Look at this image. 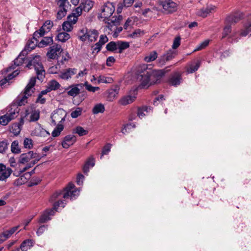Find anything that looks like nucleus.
Returning a JSON list of instances; mask_svg holds the SVG:
<instances>
[{
    "label": "nucleus",
    "instance_id": "nucleus-9",
    "mask_svg": "<svg viewBox=\"0 0 251 251\" xmlns=\"http://www.w3.org/2000/svg\"><path fill=\"white\" fill-rule=\"evenodd\" d=\"M176 55L177 51L171 49L158 58L157 63L159 66H163L166 62L171 60Z\"/></svg>",
    "mask_w": 251,
    "mask_h": 251
},
{
    "label": "nucleus",
    "instance_id": "nucleus-12",
    "mask_svg": "<svg viewBox=\"0 0 251 251\" xmlns=\"http://www.w3.org/2000/svg\"><path fill=\"white\" fill-rule=\"evenodd\" d=\"M53 25V22L50 20L46 21L39 30L34 32V37H43L46 33L50 31Z\"/></svg>",
    "mask_w": 251,
    "mask_h": 251
},
{
    "label": "nucleus",
    "instance_id": "nucleus-15",
    "mask_svg": "<svg viewBox=\"0 0 251 251\" xmlns=\"http://www.w3.org/2000/svg\"><path fill=\"white\" fill-rule=\"evenodd\" d=\"M108 41L107 37L105 35H101L98 42L92 46L93 54H96L101 49L102 46Z\"/></svg>",
    "mask_w": 251,
    "mask_h": 251
},
{
    "label": "nucleus",
    "instance_id": "nucleus-63",
    "mask_svg": "<svg viewBox=\"0 0 251 251\" xmlns=\"http://www.w3.org/2000/svg\"><path fill=\"white\" fill-rule=\"evenodd\" d=\"M84 176L82 174H78L76 177V183L77 185H81L83 183Z\"/></svg>",
    "mask_w": 251,
    "mask_h": 251
},
{
    "label": "nucleus",
    "instance_id": "nucleus-13",
    "mask_svg": "<svg viewBox=\"0 0 251 251\" xmlns=\"http://www.w3.org/2000/svg\"><path fill=\"white\" fill-rule=\"evenodd\" d=\"M63 51L61 46L55 44L50 47L47 53V56L50 59H55L58 57V55Z\"/></svg>",
    "mask_w": 251,
    "mask_h": 251
},
{
    "label": "nucleus",
    "instance_id": "nucleus-2",
    "mask_svg": "<svg viewBox=\"0 0 251 251\" xmlns=\"http://www.w3.org/2000/svg\"><path fill=\"white\" fill-rule=\"evenodd\" d=\"M115 11V7L112 3L107 2L103 5L101 12L99 15L100 20L107 24L106 27L111 30L113 26L118 25L122 19V16L119 15L112 16Z\"/></svg>",
    "mask_w": 251,
    "mask_h": 251
},
{
    "label": "nucleus",
    "instance_id": "nucleus-50",
    "mask_svg": "<svg viewBox=\"0 0 251 251\" xmlns=\"http://www.w3.org/2000/svg\"><path fill=\"white\" fill-rule=\"evenodd\" d=\"M209 40H205L198 45L194 50V51H198L204 49L209 43Z\"/></svg>",
    "mask_w": 251,
    "mask_h": 251
},
{
    "label": "nucleus",
    "instance_id": "nucleus-27",
    "mask_svg": "<svg viewBox=\"0 0 251 251\" xmlns=\"http://www.w3.org/2000/svg\"><path fill=\"white\" fill-rule=\"evenodd\" d=\"M52 36L44 37L42 39L38 42V46L40 48H43L53 44Z\"/></svg>",
    "mask_w": 251,
    "mask_h": 251
},
{
    "label": "nucleus",
    "instance_id": "nucleus-4",
    "mask_svg": "<svg viewBox=\"0 0 251 251\" xmlns=\"http://www.w3.org/2000/svg\"><path fill=\"white\" fill-rule=\"evenodd\" d=\"M65 201H59L55 202L53 204V207L51 209H47L43 212L40 216L39 222L40 223H45L51 219L50 216L54 215L55 210L57 211L59 207L63 208L66 204Z\"/></svg>",
    "mask_w": 251,
    "mask_h": 251
},
{
    "label": "nucleus",
    "instance_id": "nucleus-62",
    "mask_svg": "<svg viewBox=\"0 0 251 251\" xmlns=\"http://www.w3.org/2000/svg\"><path fill=\"white\" fill-rule=\"evenodd\" d=\"M111 145L108 144L106 145L103 148L102 151V155L103 156L104 154H107L110 151ZM102 156H101V157Z\"/></svg>",
    "mask_w": 251,
    "mask_h": 251
},
{
    "label": "nucleus",
    "instance_id": "nucleus-48",
    "mask_svg": "<svg viewBox=\"0 0 251 251\" xmlns=\"http://www.w3.org/2000/svg\"><path fill=\"white\" fill-rule=\"evenodd\" d=\"M60 87V84L56 80H52L49 83V89L50 90H55Z\"/></svg>",
    "mask_w": 251,
    "mask_h": 251
},
{
    "label": "nucleus",
    "instance_id": "nucleus-20",
    "mask_svg": "<svg viewBox=\"0 0 251 251\" xmlns=\"http://www.w3.org/2000/svg\"><path fill=\"white\" fill-rule=\"evenodd\" d=\"M31 135L39 137H47L50 135L48 131L41 127L40 124H38L35 128L32 131Z\"/></svg>",
    "mask_w": 251,
    "mask_h": 251
},
{
    "label": "nucleus",
    "instance_id": "nucleus-43",
    "mask_svg": "<svg viewBox=\"0 0 251 251\" xmlns=\"http://www.w3.org/2000/svg\"><path fill=\"white\" fill-rule=\"evenodd\" d=\"M83 85L85 86L86 89L87 91L93 93H95V92L100 89V88L99 87L93 86L92 85L90 84L88 81L85 82Z\"/></svg>",
    "mask_w": 251,
    "mask_h": 251
},
{
    "label": "nucleus",
    "instance_id": "nucleus-39",
    "mask_svg": "<svg viewBox=\"0 0 251 251\" xmlns=\"http://www.w3.org/2000/svg\"><path fill=\"white\" fill-rule=\"evenodd\" d=\"M151 110V109L150 107H148L147 106H143L141 108H139L138 110V116L140 118H142L146 115V113H147Z\"/></svg>",
    "mask_w": 251,
    "mask_h": 251
},
{
    "label": "nucleus",
    "instance_id": "nucleus-53",
    "mask_svg": "<svg viewBox=\"0 0 251 251\" xmlns=\"http://www.w3.org/2000/svg\"><path fill=\"white\" fill-rule=\"evenodd\" d=\"M8 143L7 141H3L0 142V153H5L8 149Z\"/></svg>",
    "mask_w": 251,
    "mask_h": 251
},
{
    "label": "nucleus",
    "instance_id": "nucleus-21",
    "mask_svg": "<svg viewBox=\"0 0 251 251\" xmlns=\"http://www.w3.org/2000/svg\"><path fill=\"white\" fill-rule=\"evenodd\" d=\"M76 140V137L74 135H68L64 138L61 144L63 148L67 149L73 145Z\"/></svg>",
    "mask_w": 251,
    "mask_h": 251
},
{
    "label": "nucleus",
    "instance_id": "nucleus-3",
    "mask_svg": "<svg viewBox=\"0 0 251 251\" xmlns=\"http://www.w3.org/2000/svg\"><path fill=\"white\" fill-rule=\"evenodd\" d=\"M26 66L29 69L33 68L36 72L37 78L40 80H43L45 77V71L41 62L40 56L35 55L31 59H28L27 64Z\"/></svg>",
    "mask_w": 251,
    "mask_h": 251
},
{
    "label": "nucleus",
    "instance_id": "nucleus-40",
    "mask_svg": "<svg viewBox=\"0 0 251 251\" xmlns=\"http://www.w3.org/2000/svg\"><path fill=\"white\" fill-rule=\"evenodd\" d=\"M20 227V226H14L9 230H6L2 233V235H12V234L15 233L17 234L20 230H19Z\"/></svg>",
    "mask_w": 251,
    "mask_h": 251
},
{
    "label": "nucleus",
    "instance_id": "nucleus-7",
    "mask_svg": "<svg viewBox=\"0 0 251 251\" xmlns=\"http://www.w3.org/2000/svg\"><path fill=\"white\" fill-rule=\"evenodd\" d=\"M79 188H75V185L70 182L64 190L63 197L64 199L70 198L71 200L75 199L79 195Z\"/></svg>",
    "mask_w": 251,
    "mask_h": 251
},
{
    "label": "nucleus",
    "instance_id": "nucleus-19",
    "mask_svg": "<svg viewBox=\"0 0 251 251\" xmlns=\"http://www.w3.org/2000/svg\"><path fill=\"white\" fill-rule=\"evenodd\" d=\"M242 17V13L240 12L231 14L226 18V23L230 24L231 25L234 24L241 20Z\"/></svg>",
    "mask_w": 251,
    "mask_h": 251
},
{
    "label": "nucleus",
    "instance_id": "nucleus-37",
    "mask_svg": "<svg viewBox=\"0 0 251 251\" xmlns=\"http://www.w3.org/2000/svg\"><path fill=\"white\" fill-rule=\"evenodd\" d=\"M11 151L12 153L18 154L21 152V149L19 146V142L17 140L12 142L11 145Z\"/></svg>",
    "mask_w": 251,
    "mask_h": 251
},
{
    "label": "nucleus",
    "instance_id": "nucleus-32",
    "mask_svg": "<svg viewBox=\"0 0 251 251\" xmlns=\"http://www.w3.org/2000/svg\"><path fill=\"white\" fill-rule=\"evenodd\" d=\"M105 111V107L104 104L101 103L95 104L92 109V113L94 114H98L99 113H102Z\"/></svg>",
    "mask_w": 251,
    "mask_h": 251
},
{
    "label": "nucleus",
    "instance_id": "nucleus-22",
    "mask_svg": "<svg viewBox=\"0 0 251 251\" xmlns=\"http://www.w3.org/2000/svg\"><path fill=\"white\" fill-rule=\"evenodd\" d=\"M164 74L165 72L162 70L151 71V77H152L151 83L152 84L159 83Z\"/></svg>",
    "mask_w": 251,
    "mask_h": 251
},
{
    "label": "nucleus",
    "instance_id": "nucleus-10",
    "mask_svg": "<svg viewBox=\"0 0 251 251\" xmlns=\"http://www.w3.org/2000/svg\"><path fill=\"white\" fill-rule=\"evenodd\" d=\"M160 2L166 13H171L177 10V5L172 0H160Z\"/></svg>",
    "mask_w": 251,
    "mask_h": 251
},
{
    "label": "nucleus",
    "instance_id": "nucleus-42",
    "mask_svg": "<svg viewBox=\"0 0 251 251\" xmlns=\"http://www.w3.org/2000/svg\"><path fill=\"white\" fill-rule=\"evenodd\" d=\"M225 26L223 29V32L222 33V38H224L229 35L231 31V24L226 23V21L225 22Z\"/></svg>",
    "mask_w": 251,
    "mask_h": 251
},
{
    "label": "nucleus",
    "instance_id": "nucleus-47",
    "mask_svg": "<svg viewBox=\"0 0 251 251\" xmlns=\"http://www.w3.org/2000/svg\"><path fill=\"white\" fill-rule=\"evenodd\" d=\"M40 118V112L39 110L32 111L30 116V122H35Z\"/></svg>",
    "mask_w": 251,
    "mask_h": 251
},
{
    "label": "nucleus",
    "instance_id": "nucleus-23",
    "mask_svg": "<svg viewBox=\"0 0 251 251\" xmlns=\"http://www.w3.org/2000/svg\"><path fill=\"white\" fill-rule=\"evenodd\" d=\"M201 64V60H197L196 61H193L188 64L186 71L188 73L192 74L197 71Z\"/></svg>",
    "mask_w": 251,
    "mask_h": 251
},
{
    "label": "nucleus",
    "instance_id": "nucleus-46",
    "mask_svg": "<svg viewBox=\"0 0 251 251\" xmlns=\"http://www.w3.org/2000/svg\"><path fill=\"white\" fill-rule=\"evenodd\" d=\"M106 48L107 50L114 51L118 50L117 42H110L106 45Z\"/></svg>",
    "mask_w": 251,
    "mask_h": 251
},
{
    "label": "nucleus",
    "instance_id": "nucleus-14",
    "mask_svg": "<svg viewBox=\"0 0 251 251\" xmlns=\"http://www.w3.org/2000/svg\"><path fill=\"white\" fill-rule=\"evenodd\" d=\"M26 55L25 53H22V51L19 55L14 60V64L8 68L7 71L13 70L15 69L16 67L21 66L25 62H27L28 59L26 58Z\"/></svg>",
    "mask_w": 251,
    "mask_h": 251
},
{
    "label": "nucleus",
    "instance_id": "nucleus-24",
    "mask_svg": "<svg viewBox=\"0 0 251 251\" xmlns=\"http://www.w3.org/2000/svg\"><path fill=\"white\" fill-rule=\"evenodd\" d=\"M119 91V88L117 86L109 89L107 91V99L108 101H113L117 97Z\"/></svg>",
    "mask_w": 251,
    "mask_h": 251
},
{
    "label": "nucleus",
    "instance_id": "nucleus-25",
    "mask_svg": "<svg viewBox=\"0 0 251 251\" xmlns=\"http://www.w3.org/2000/svg\"><path fill=\"white\" fill-rule=\"evenodd\" d=\"M181 80V75L179 73H175L170 77L169 83L173 86H177L180 84Z\"/></svg>",
    "mask_w": 251,
    "mask_h": 251
},
{
    "label": "nucleus",
    "instance_id": "nucleus-57",
    "mask_svg": "<svg viewBox=\"0 0 251 251\" xmlns=\"http://www.w3.org/2000/svg\"><path fill=\"white\" fill-rule=\"evenodd\" d=\"M24 146L25 148L31 149L33 147L32 141L29 138H25L24 141Z\"/></svg>",
    "mask_w": 251,
    "mask_h": 251
},
{
    "label": "nucleus",
    "instance_id": "nucleus-35",
    "mask_svg": "<svg viewBox=\"0 0 251 251\" xmlns=\"http://www.w3.org/2000/svg\"><path fill=\"white\" fill-rule=\"evenodd\" d=\"M129 47L128 42L119 41H117L118 52L121 53L123 51Z\"/></svg>",
    "mask_w": 251,
    "mask_h": 251
},
{
    "label": "nucleus",
    "instance_id": "nucleus-11",
    "mask_svg": "<svg viewBox=\"0 0 251 251\" xmlns=\"http://www.w3.org/2000/svg\"><path fill=\"white\" fill-rule=\"evenodd\" d=\"M77 69L75 68H68L60 72L58 74V78L64 80H68L72 76L76 74Z\"/></svg>",
    "mask_w": 251,
    "mask_h": 251
},
{
    "label": "nucleus",
    "instance_id": "nucleus-58",
    "mask_svg": "<svg viewBox=\"0 0 251 251\" xmlns=\"http://www.w3.org/2000/svg\"><path fill=\"white\" fill-rule=\"evenodd\" d=\"M83 9L80 7V5H79V6L76 7L75 10L73 11V12L72 14H73L74 16H76L77 18L80 16L82 13Z\"/></svg>",
    "mask_w": 251,
    "mask_h": 251
},
{
    "label": "nucleus",
    "instance_id": "nucleus-60",
    "mask_svg": "<svg viewBox=\"0 0 251 251\" xmlns=\"http://www.w3.org/2000/svg\"><path fill=\"white\" fill-rule=\"evenodd\" d=\"M144 34V31L140 29L135 30L131 35L132 38H137Z\"/></svg>",
    "mask_w": 251,
    "mask_h": 251
},
{
    "label": "nucleus",
    "instance_id": "nucleus-51",
    "mask_svg": "<svg viewBox=\"0 0 251 251\" xmlns=\"http://www.w3.org/2000/svg\"><path fill=\"white\" fill-rule=\"evenodd\" d=\"M73 28V25L67 21L64 22L62 24V29L66 32L71 31Z\"/></svg>",
    "mask_w": 251,
    "mask_h": 251
},
{
    "label": "nucleus",
    "instance_id": "nucleus-64",
    "mask_svg": "<svg viewBox=\"0 0 251 251\" xmlns=\"http://www.w3.org/2000/svg\"><path fill=\"white\" fill-rule=\"evenodd\" d=\"M28 177L27 176H25V174L22 176L20 178L18 179V182L20 183L21 184L22 183H24L27 181L28 179L29 178H27Z\"/></svg>",
    "mask_w": 251,
    "mask_h": 251
},
{
    "label": "nucleus",
    "instance_id": "nucleus-16",
    "mask_svg": "<svg viewBox=\"0 0 251 251\" xmlns=\"http://www.w3.org/2000/svg\"><path fill=\"white\" fill-rule=\"evenodd\" d=\"M216 7L214 5H207L206 7H203L199 9L196 12V15L202 18L206 17L210 13L215 12Z\"/></svg>",
    "mask_w": 251,
    "mask_h": 251
},
{
    "label": "nucleus",
    "instance_id": "nucleus-59",
    "mask_svg": "<svg viewBox=\"0 0 251 251\" xmlns=\"http://www.w3.org/2000/svg\"><path fill=\"white\" fill-rule=\"evenodd\" d=\"M180 40L181 38L179 36L176 37L175 38L172 45L173 49H176L180 46Z\"/></svg>",
    "mask_w": 251,
    "mask_h": 251
},
{
    "label": "nucleus",
    "instance_id": "nucleus-18",
    "mask_svg": "<svg viewBox=\"0 0 251 251\" xmlns=\"http://www.w3.org/2000/svg\"><path fill=\"white\" fill-rule=\"evenodd\" d=\"M39 37H34V33L33 38L27 42L24 50H22V53H25V54H27L28 52L34 49L37 44H38V41L37 40V38Z\"/></svg>",
    "mask_w": 251,
    "mask_h": 251
},
{
    "label": "nucleus",
    "instance_id": "nucleus-34",
    "mask_svg": "<svg viewBox=\"0 0 251 251\" xmlns=\"http://www.w3.org/2000/svg\"><path fill=\"white\" fill-rule=\"evenodd\" d=\"M157 58V53L156 51H152L148 53L144 57V60L147 62H151Z\"/></svg>",
    "mask_w": 251,
    "mask_h": 251
},
{
    "label": "nucleus",
    "instance_id": "nucleus-1",
    "mask_svg": "<svg viewBox=\"0 0 251 251\" xmlns=\"http://www.w3.org/2000/svg\"><path fill=\"white\" fill-rule=\"evenodd\" d=\"M35 83L36 77H31L24 91L17 97L15 103L8 107L6 114L0 117V124L6 125L11 120L18 116L19 110L18 106L25 105L27 102V98L35 91Z\"/></svg>",
    "mask_w": 251,
    "mask_h": 251
},
{
    "label": "nucleus",
    "instance_id": "nucleus-61",
    "mask_svg": "<svg viewBox=\"0 0 251 251\" xmlns=\"http://www.w3.org/2000/svg\"><path fill=\"white\" fill-rule=\"evenodd\" d=\"M135 127V125L133 123H130L126 125L122 129L121 132L125 134L126 132L127 129H130L131 128H134Z\"/></svg>",
    "mask_w": 251,
    "mask_h": 251
},
{
    "label": "nucleus",
    "instance_id": "nucleus-29",
    "mask_svg": "<svg viewBox=\"0 0 251 251\" xmlns=\"http://www.w3.org/2000/svg\"><path fill=\"white\" fill-rule=\"evenodd\" d=\"M136 99L135 96L127 95L122 97L119 101V103L122 105H126L133 102Z\"/></svg>",
    "mask_w": 251,
    "mask_h": 251
},
{
    "label": "nucleus",
    "instance_id": "nucleus-45",
    "mask_svg": "<svg viewBox=\"0 0 251 251\" xmlns=\"http://www.w3.org/2000/svg\"><path fill=\"white\" fill-rule=\"evenodd\" d=\"M63 128L64 126L62 124H58L52 132V136L54 137L58 136Z\"/></svg>",
    "mask_w": 251,
    "mask_h": 251
},
{
    "label": "nucleus",
    "instance_id": "nucleus-52",
    "mask_svg": "<svg viewBox=\"0 0 251 251\" xmlns=\"http://www.w3.org/2000/svg\"><path fill=\"white\" fill-rule=\"evenodd\" d=\"M57 4L59 8H64L67 9L69 6V2L68 0H57Z\"/></svg>",
    "mask_w": 251,
    "mask_h": 251
},
{
    "label": "nucleus",
    "instance_id": "nucleus-55",
    "mask_svg": "<svg viewBox=\"0 0 251 251\" xmlns=\"http://www.w3.org/2000/svg\"><path fill=\"white\" fill-rule=\"evenodd\" d=\"M82 109L80 107H77L76 109L72 112L71 115L73 118H76L82 113Z\"/></svg>",
    "mask_w": 251,
    "mask_h": 251
},
{
    "label": "nucleus",
    "instance_id": "nucleus-28",
    "mask_svg": "<svg viewBox=\"0 0 251 251\" xmlns=\"http://www.w3.org/2000/svg\"><path fill=\"white\" fill-rule=\"evenodd\" d=\"M82 84H77L75 85H72L69 86L71 89L67 92V94L73 97H76L80 93V89L78 88L79 86H81Z\"/></svg>",
    "mask_w": 251,
    "mask_h": 251
},
{
    "label": "nucleus",
    "instance_id": "nucleus-8",
    "mask_svg": "<svg viewBox=\"0 0 251 251\" xmlns=\"http://www.w3.org/2000/svg\"><path fill=\"white\" fill-rule=\"evenodd\" d=\"M82 35H79V39L82 41H85L88 39L90 42H95L99 36V32L95 29H82L81 30Z\"/></svg>",
    "mask_w": 251,
    "mask_h": 251
},
{
    "label": "nucleus",
    "instance_id": "nucleus-54",
    "mask_svg": "<svg viewBox=\"0 0 251 251\" xmlns=\"http://www.w3.org/2000/svg\"><path fill=\"white\" fill-rule=\"evenodd\" d=\"M67 14V9L64 8H60L59 10L57 12L56 18L58 20H61Z\"/></svg>",
    "mask_w": 251,
    "mask_h": 251
},
{
    "label": "nucleus",
    "instance_id": "nucleus-56",
    "mask_svg": "<svg viewBox=\"0 0 251 251\" xmlns=\"http://www.w3.org/2000/svg\"><path fill=\"white\" fill-rule=\"evenodd\" d=\"M77 20L78 18L76 16H74L71 14V15L68 16L67 20L66 21H67L73 25L76 23Z\"/></svg>",
    "mask_w": 251,
    "mask_h": 251
},
{
    "label": "nucleus",
    "instance_id": "nucleus-31",
    "mask_svg": "<svg viewBox=\"0 0 251 251\" xmlns=\"http://www.w3.org/2000/svg\"><path fill=\"white\" fill-rule=\"evenodd\" d=\"M34 242L31 239H27L24 241L20 246V249L22 251H27L33 246Z\"/></svg>",
    "mask_w": 251,
    "mask_h": 251
},
{
    "label": "nucleus",
    "instance_id": "nucleus-17",
    "mask_svg": "<svg viewBox=\"0 0 251 251\" xmlns=\"http://www.w3.org/2000/svg\"><path fill=\"white\" fill-rule=\"evenodd\" d=\"M12 173V170L9 167H6L2 163H0V180L5 181Z\"/></svg>",
    "mask_w": 251,
    "mask_h": 251
},
{
    "label": "nucleus",
    "instance_id": "nucleus-30",
    "mask_svg": "<svg viewBox=\"0 0 251 251\" xmlns=\"http://www.w3.org/2000/svg\"><path fill=\"white\" fill-rule=\"evenodd\" d=\"M251 31V14L248 17V23L244 26V29L241 32V35L246 36Z\"/></svg>",
    "mask_w": 251,
    "mask_h": 251
},
{
    "label": "nucleus",
    "instance_id": "nucleus-49",
    "mask_svg": "<svg viewBox=\"0 0 251 251\" xmlns=\"http://www.w3.org/2000/svg\"><path fill=\"white\" fill-rule=\"evenodd\" d=\"M38 162L37 159L35 160V161H31L29 163H27L26 164V166L24 167L22 169H21L19 170L21 174L22 175L24 172H25L27 170H28L29 168L32 167L35 164H36Z\"/></svg>",
    "mask_w": 251,
    "mask_h": 251
},
{
    "label": "nucleus",
    "instance_id": "nucleus-41",
    "mask_svg": "<svg viewBox=\"0 0 251 251\" xmlns=\"http://www.w3.org/2000/svg\"><path fill=\"white\" fill-rule=\"evenodd\" d=\"M98 83H110L113 81V79L110 77H107L104 75H100L97 79Z\"/></svg>",
    "mask_w": 251,
    "mask_h": 251
},
{
    "label": "nucleus",
    "instance_id": "nucleus-38",
    "mask_svg": "<svg viewBox=\"0 0 251 251\" xmlns=\"http://www.w3.org/2000/svg\"><path fill=\"white\" fill-rule=\"evenodd\" d=\"M73 133H77L79 136H82L87 135L88 133V131L85 130L81 126H78L73 129Z\"/></svg>",
    "mask_w": 251,
    "mask_h": 251
},
{
    "label": "nucleus",
    "instance_id": "nucleus-44",
    "mask_svg": "<svg viewBox=\"0 0 251 251\" xmlns=\"http://www.w3.org/2000/svg\"><path fill=\"white\" fill-rule=\"evenodd\" d=\"M52 123L55 125L57 122L61 123L65 120V117H61L57 113H54L51 117Z\"/></svg>",
    "mask_w": 251,
    "mask_h": 251
},
{
    "label": "nucleus",
    "instance_id": "nucleus-36",
    "mask_svg": "<svg viewBox=\"0 0 251 251\" xmlns=\"http://www.w3.org/2000/svg\"><path fill=\"white\" fill-rule=\"evenodd\" d=\"M57 40L61 42H65L70 38V35L66 32H61L56 36Z\"/></svg>",
    "mask_w": 251,
    "mask_h": 251
},
{
    "label": "nucleus",
    "instance_id": "nucleus-26",
    "mask_svg": "<svg viewBox=\"0 0 251 251\" xmlns=\"http://www.w3.org/2000/svg\"><path fill=\"white\" fill-rule=\"evenodd\" d=\"M80 7L85 12H89L94 5V2L91 0H81Z\"/></svg>",
    "mask_w": 251,
    "mask_h": 251
},
{
    "label": "nucleus",
    "instance_id": "nucleus-33",
    "mask_svg": "<svg viewBox=\"0 0 251 251\" xmlns=\"http://www.w3.org/2000/svg\"><path fill=\"white\" fill-rule=\"evenodd\" d=\"M18 70H16L15 71H13L11 74H9L6 78L1 79L0 81V85H4L8 82V80L16 76L19 74V72H18Z\"/></svg>",
    "mask_w": 251,
    "mask_h": 251
},
{
    "label": "nucleus",
    "instance_id": "nucleus-5",
    "mask_svg": "<svg viewBox=\"0 0 251 251\" xmlns=\"http://www.w3.org/2000/svg\"><path fill=\"white\" fill-rule=\"evenodd\" d=\"M41 156L33 151H29L26 153L21 154L18 158V163L25 164L37 159L38 162L40 160Z\"/></svg>",
    "mask_w": 251,
    "mask_h": 251
},
{
    "label": "nucleus",
    "instance_id": "nucleus-6",
    "mask_svg": "<svg viewBox=\"0 0 251 251\" xmlns=\"http://www.w3.org/2000/svg\"><path fill=\"white\" fill-rule=\"evenodd\" d=\"M141 68L142 69H143V71H140L139 70H138V71L140 72L141 85L143 87H146L153 84L152 83H151L152 80V77H151V70L148 69L146 65H143L141 66Z\"/></svg>",
    "mask_w": 251,
    "mask_h": 251
}]
</instances>
